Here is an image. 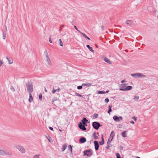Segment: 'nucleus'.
<instances>
[{
  "label": "nucleus",
  "mask_w": 158,
  "mask_h": 158,
  "mask_svg": "<svg viewBox=\"0 0 158 158\" xmlns=\"http://www.w3.org/2000/svg\"><path fill=\"white\" fill-rule=\"evenodd\" d=\"M12 152L7 150H4L2 148H0V155L1 156H12Z\"/></svg>",
  "instance_id": "nucleus-1"
},
{
  "label": "nucleus",
  "mask_w": 158,
  "mask_h": 158,
  "mask_svg": "<svg viewBox=\"0 0 158 158\" xmlns=\"http://www.w3.org/2000/svg\"><path fill=\"white\" fill-rule=\"evenodd\" d=\"M27 92L29 93H31L33 91V85L31 82H28L26 84Z\"/></svg>",
  "instance_id": "nucleus-2"
},
{
  "label": "nucleus",
  "mask_w": 158,
  "mask_h": 158,
  "mask_svg": "<svg viewBox=\"0 0 158 158\" xmlns=\"http://www.w3.org/2000/svg\"><path fill=\"white\" fill-rule=\"evenodd\" d=\"M83 152L84 153V156H87L89 157L91 156H92L93 154L92 150L91 149L85 150Z\"/></svg>",
  "instance_id": "nucleus-3"
},
{
  "label": "nucleus",
  "mask_w": 158,
  "mask_h": 158,
  "mask_svg": "<svg viewBox=\"0 0 158 158\" xmlns=\"http://www.w3.org/2000/svg\"><path fill=\"white\" fill-rule=\"evenodd\" d=\"M102 126L99 122H94L92 123V126L95 129L97 130L100 127Z\"/></svg>",
  "instance_id": "nucleus-4"
},
{
  "label": "nucleus",
  "mask_w": 158,
  "mask_h": 158,
  "mask_svg": "<svg viewBox=\"0 0 158 158\" xmlns=\"http://www.w3.org/2000/svg\"><path fill=\"white\" fill-rule=\"evenodd\" d=\"M79 127L83 131L86 130V128L84 126V125H83L80 122L78 124Z\"/></svg>",
  "instance_id": "nucleus-5"
},
{
  "label": "nucleus",
  "mask_w": 158,
  "mask_h": 158,
  "mask_svg": "<svg viewBox=\"0 0 158 158\" xmlns=\"http://www.w3.org/2000/svg\"><path fill=\"white\" fill-rule=\"evenodd\" d=\"M94 145L95 149L96 151H97L98 150L99 147V145L97 141H94Z\"/></svg>",
  "instance_id": "nucleus-6"
},
{
  "label": "nucleus",
  "mask_w": 158,
  "mask_h": 158,
  "mask_svg": "<svg viewBox=\"0 0 158 158\" xmlns=\"http://www.w3.org/2000/svg\"><path fill=\"white\" fill-rule=\"evenodd\" d=\"M17 148L22 153H24L25 152V150L22 147L18 146Z\"/></svg>",
  "instance_id": "nucleus-7"
},
{
  "label": "nucleus",
  "mask_w": 158,
  "mask_h": 158,
  "mask_svg": "<svg viewBox=\"0 0 158 158\" xmlns=\"http://www.w3.org/2000/svg\"><path fill=\"white\" fill-rule=\"evenodd\" d=\"M86 141V139L84 137H81L79 139V142L81 143H83Z\"/></svg>",
  "instance_id": "nucleus-8"
},
{
  "label": "nucleus",
  "mask_w": 158,
  "mask_h": 158,
  "mask_svg": "<svg viewBox=\"0 0 158 158\" xmlns=\"http://www.w3.org/2000/svg\"><path fill=\"white\" fill-rule=\"evenodd\" d=\"M140 73H137L131 74V76L135 78L140 77Z\"/></svg>",
  "instance_id": "nucleus-9"
},
{
  "label": "nucleus",
  "mask_w": 158,
  "mask_h": 158,
  "mask_svg": "<svg viewBox=\"0 0 158 158\" xmlns=\"http://www.w3.org/2000/svg\"><path fill=\"white\" fill-rule=\"evenodd\" d=\"M6 58L8 60L9 64H12L13 63V61L12 58L9 56H7Z\"/></svg>",
  "instance_id": "nucleus-10"
},
{
  "label": "nucleus",
  "mask_w": 158,
  "mask_h": 158,
  "mask_svg": "<svg viewBox=\"0 0 158 158\" xmlns=\"http://www.w3.org/2000/svg\"><path fill=\"white\" fill-rule=\"evenodd\" d=\"M61 90L60 89V88H58V89H55L54 88H53L52 91V94H54L56 92H59Z\"/></svg>",
  "instance_id": "nucleus-11"
},
{
  "label": "nucleus",
  "mask_w": 158,
  "mask_h": 158,
  "mask_svg": "<svg viewBox=\"0 0 158 158\" xmlns=\"http://www.w3.org/2000/svg\"><path fill=\"white\" fill-rule=\"evenodd\" d=\"M113 119L116 122H119L118 117L117 115H114L113 117Z\"/></svg>",
  "instance_id": "nucleus-12"
},
{
  "label": "nucleus",
  "mask_w": 158,
  "mask_h": 158,
  "mask_svg": "<svg viewBox=\"0 0 158 158\" xmlns=\"http://www.w3.org/2000/svg\"><path fill=\"white\" fill-rule=\"evenodd\" d=\"M80 33L85 38L89 40H90V39L87 37V36L84 33L82 32L81 31H80Z\"/></svg>",
  "instance_id": "nucleus-13"
},
{
  "label": "nucleus",
  "mask_w": 158,
  "mask_h": 158,
  "mask_svg": "<svg viewBox=\"0 0 158 158\" xmlns=\"http://www.w3.org/2000/svg\"><path fill=\"white\" fill-rule=\"evenodd\" d=\"M88 120L85 118H84L81 120L82 124L87 123L88 122Z\"/></svg>",
  "instance_id": "nucleus-14"
},
{
  "label": "nucleus",
  "mask_w": 158,
  "mask_h": 158,
  "mask_svg": "<svg viewBox=\"0 0 158 158\" xmlns=\"http://www.w3.org/2000/svg\"><path fill=\"white\" fill-rule=\"evenodd\" d=\"M104 60L106 62V63H108L109 64H111V62L106 57H105L104 59Z\"/></svg>",
  "instance_id": "nucleus-15"
},
{
  "label": "nucleus",
  "mask_w": 158,
  "mask_h": 158,
  "mask_svg": "<svg viewBox=\"0 0 158 158\" xmlns=\"http://www.w3.org/2000/svg\"><path fill=\"white\" fill-rule=\"evenodd\" d=\"M67 146V145L66 143L63 145L61 148L62 152H64L65 150V149L66 148Z\"/></svg>",
  "instance_id": "nucleus-16"
},
{
  "label": "nucleus",
  "mask_w": 158,
  "mask_h": 158,
  "mask_svg": "<svg viewBox=\"0 0 158 158\" xmlns=\"http://www.w3.org/2000/svg\"><path fill=\"white\" fill-rule=\"evenodd\" d=\"M46 62L47 64L49 65H51V60L49 57H47Z\"/></svg>",
  "instance_id": "nucleus-17"
},
{
  "label": "nucleus",
  "mask_w": 158,
  "mask_h": 158,
  "mask_svg": "<svg viewBox=\"0 0 158 158\" xmlns=\"http://www.w3.org/2000/svg\"><path fill=\"white\" fill-rule=\"evenodd\" d=\"M99 143L100 145H103L104 143V140L102 135V140L99 142Z\"/></svg>",
  "instance_id": "nucleus-18"
},
{
  "label": "nucleus",
  "mask_w": 158,
  "mask_h": 158,
  "mask_svg": "<svg viewBox=\"0 0 158 158\" xmlns=\"http://www.w3.org/2000/svg\"><path fill=\"white\" fill-rule=\"evenodd\" d=\"M86 47L89 49L90 51L92 52H94V50L89 45H87Z\"/></svg>",
  "instance_id": "nucleus-19"
},
{
  "label": "nucleus",
  "mask_w": 158,
  "mask_h": 158,
  "mask_svg": "<svg viewBox=\"0 0 158 158\" xmlns=\"http://www.w3.org/2000/svg\"><path fill=\"white\" fill-rule=\"evenodd\" d=\"M29 98L28 101L30 102H31L33 101V97L31 93H29Z\"/></svg>",
  "instance_id": "nucleus-20"
},
{
  "label": "nucleus",
  "mask_w": 158,
  "mask_h": 158,
  "mask_svg": "<svg viewBox=\"0 0 158 158\" xmlns=\"http://www.w3.org/2000/svg\"><path fill=\"white\" fill-rule=\"evenodd\" d=\"M82 85L83 86H92V84L89 83H83L82 84Z\"/></svg>",
  "instance_id": "nucleus-21"
},
{
  "label": "nucleus",
  "mask_w": 158,
  "mask_h": 158,
  "mask_svg": "<svg viewBox=\"0 0 158 158\" xmlns=\"http://www.w3.org/2000/svg\"><path fill=\"white\" fill-rule=\"evenodd\" d=\"M68 149L70 151L71 154H73V148H72V146L71 145H69L68 146Z\"/></svg>",
  "instance_id": "nucleus-22"
},
{
  "label": "nucleus",
  "mask_w": 158,
  "mask_h": 158,
  "mask_svg": "<svg viewBox=\"0 0 158 158\" xmlns=\"http://www.w3.org/2000/svg\"><path fill=\"white\" fill-rule=\"evenodd\" d=\"M127 132V131H125L121 133L123 137H127L126 135V132Z\"/></svg>",
  "instance_id": "nucleus-23"
},
{
  "label": "nucleus",
  "mask_w": 158,
  "mask_h": 158,
  "mask_svg": "<svg viewBox=\"0 0 158 158\" xmlns=\"http://www.w3.org/2000/svg\"><path fill=\"white\" fill-rule=\"evenodd\" d=\"M93 136L94 139H98V136L96 135V132H94L93 133Z\"/></svg>",
  "instance_id": "nucleus-24"
},
{
  "label": "nucleus",
  "mask_w": 158,
  "mask_h": 158,
  "mask_svg": "<svg viewBox=\"0 0 158 158\" xmlns=\"http://www.w3.org/2000/svg\"><path fill=\"white\" fill-rule=\"evenodd\" d=\"M126 23L128 25H131L132 23V22L131 20H127L126 22Z\"/></svg>",
  "instance_id": "nucleus-25"
},
{
  "label": "nucleus",
  "mask_w": 158,
  "mask_h": 158,
  "mask_svg": "<svg viewBox=\"0 0 158 158\" xmlns=\"http://www.w3.org/2000/svg\"><path fill=\"white\" fill-rule=\"evenodd\" d=\"M132 88V87L131 86L129 85L126 87V89L127 90H129Z\"/></svg>",
  "instance_id": "nucleus-26"
},
{
  "label": "nucleus",
  "mask_w": 158,
  "mask_h": 158,
  "mask_svg": "<svg viewBox=\"0 0 158 158\" xmlns=\"http://www.w3.org/2000/svg\"><path fill=\"white\" fill-rule=\"evenodd\" d=\"M128 85L127 83L122 84L121 85V87L122 88H126V86Z\"/></svg>",
  "instance_id": "nucleus-27"
},
{
  "label": "nucleus",
  "mask_w": 158,
  "mask_h": 158,
  "mask_svg": "<svg viewBox=\"0 0 158 158\" xmlns=\"http://www.w3.org/2000/svg\"><path fill=\"white\" fill-rule=\"evenodd\" d=\"M6 31H4L3 32V33L2 34V35H3L2 38L4 40H5L6 38Z\"/></svg>",
  "instance_id": "nucleus-28"
},
{
  "label": "nucleus",
  "mask_w": 158,
  "mask_h": 158,
  "mask_svg": "<svg viewBox=\"0 0 158 158\" xmlns=\"http://www.w3.org/2000/svg\"><path fill=\"white\" fill-rule=\"evenodd\" d=\"M139 97L138 96H135L134 98V101H138L139 99Z\"/></svg>",
  "instance_id": "nucleus-29"
},
{
  "label": "nucleus",
  "mask_w": 158,
  "mask_h": 158,
  "mask_svg": "<svg viewBox=\"0 0 158 158\" xmlns=\"http://www.w3.org/2000/svg\"><path fill=\"white\" fill-rule=\"evenodd\" d=\"M98 114L95 113L92 115L93 118L94 119L96 118L98 116Z\"/></svg>",
  "instance_id": "nucleus-30"
},
{
  "label": "nucleus",
  "mask_w": 158,
  "mask_h": 158,
  "mask_svg": "<svg viewBox=\"0 0 158 158\" xmlns=\"http://www.w3.org/2000/svg\"><path fill=\"white\" fill-rule=\"evenodd\" d=\"M97 93L98 94H104L106 93L105 92L103 91H98Z\"/></svg>",
  "instance_id": "nucleus-31"
},
{
  "label": "nucleus",
  "mask_w": 158,
  "mask_h": 158,
  "mask_svg": "<svg viewBox=\"0 0 158 158\" xmlns=\"http://www.w3.org/2000/svg\"><path fill=\"white\" fill-rule=\"evenodd\" d=\"M114 131H112L110 134V138H111L112 139H113V137L114 136V135L113 134Z\"/></svg>",
  "instance_id": "nucleus-32"
},
{
  "label": "nucleus",
  "mask_w": 158,
  "mask_h": 158,
  "mask_svg": "<svg viewBox=\"0 0 158 158\" xmlns=\"http://www.w3.org/2000/svg\"><path fill=\"white\" fill-rule=\"evenodd\" d=\"M60 45L62 47L63 46V43L62 42L61 40L60 39L59 40Z\"/></svg>",
  "instance_id": "nucleus-33"
},
{
  "label": "nucleus",
  "mask_w": 158,
  "mask_h": 158,
  "mask_svg": "<svg viewBox=\"0 0 158 158\" xmlns=\"http://www.w3.org/2000/svg\"><path fill=\"white\" fill-rule=\"evenodd\" d=\"M57 98L56 97H54L53 98L52 100V104H53L54 102H55L56 101H57Z\"/></svg>",
  "instance_id": "nucleus-34"
},
{
  "label": "nucleus",
  "mask_w": 158,
  "mask_h": 158,
  "mask_svg": "<svg viewBox=\"0 0 158 158\" xmlns=\"http://www.w3.org/2000/svg\"><path fill=\"white\" fill-rule=\"evenodd\" d=\"M113 139L112 138L111 139L110 138L108 140L107 142V144L109 145L110 144L112 140Z\"/></svg>",
  "instance_id": "nucleus-35"
},
{
  "label": "nucleus",
  "mask_w": 158,
  "mask_h": 158,
  "mask_svg": "<svg viewBox=\"0 0 158 158\" xmlns=\"http://www.w3.org/2000/svg\"><path fill=\"white\" fill-rule=\"evenodd\" d=\"M40 156V154L35 155L32 158H39Z\"/></svg>",
  "instance_id": "nucleus-36"
},
{
  "label": "nucleus",
  "mask_w": 158,
  "mask_h": 158,
  "mask_svg": "<svg viewBox=\"0 0 158 158\" xmlns=\"http://www.w3.org/2000/svg\"><path fill=\"white\" fill-rule=\"evenodd\" d=\"M75 94V95L77 96H79L80 97H83V96L81 94L79 93H76V92Z\"/></svg>",
  "instance_id": "nucleus-37"
},
{
  "label": "nucleus",
  "mask_w": 158,
  "mask_h": 158,
  "mask_svg": "<svg viewBox=\"0 0 158 158\" xmlns=\"http://www.w3.org/2000/svg\"><path fill=\"white\" fill-rule=\"evenodd\" d=\"M143 78L146 77V76L145 75L142 74L141 73H140V77Z\"/></svg>",
  "instance_id": "nucleus-38"
},
{
  "label": "nucleus",
  "mask_w": 158,
  "mask_h": 158,
  "mask_svg": "<svg viewBox=\"0 0 158 158\" xmlns=\"http://www.w3.org/2000/svg\"><path fill=\"white\" fill-rule=\"evenodd\" d=\"M117 158H121L120 156V155L119 153H117L116 154Z\"/></svg>",
  "instance_id": "nucleus-39"
},
{
  "label": "nucleus",
  "mask_w": 158,
  "mask_h": 158,
  "mask_svg": "<svg viewBox=\"0 0 158 158\" xmlns=\"http://www.w3.org/2000/svg\"><path fill=\"white\" fill-rule=\"evenodd\" d=\"M39 99L40 100H42V96L41 94H40L39 95Z\"/></svg>",
  "instance_id": "nucleus-40"
},
{
  "label": "nucleus",
  "mask_w": 158,
  "mask_h": 158,
  "mask_svg": "<svg viewBox=\"0 0 158 158\" xmlns=\"http://www.w3.org/2000/svg\"><path fill=\"white\" fill-rule=\"evenodd\" d=\"M46 137L49 142H51V138L49 135H48V136H46Z\"/></svg>",
  "instance_id": "nucleus-41"
},
{
  "label": "nucleus",
  "mask_w": 158,
  "mask_h": 158,
  "mask_svg": "<svg viewBox=\"0 0 158 158\" xmlns=\"http://www.w3.org/2000/svg\"><path fill=\"white\" fill-rule=\"evenodd\" d=\"M83 85H79V86H78L77 87V89H81L82 88V87H83Z\"/></svg>",
  "instance_id": "nucleus-42"
},
{
  "label": "nucleus",
  "mask_w": 158,
  "mask_h": 158,
  "mask_svg": "<svg viewBox=\"0 0 158 158\" xmlns=\"http://www.w3.org/2000/svg\"><path fill=\"white\" fill-rule=\"evenodd\" d=\"M44 54L45 55L46 57H49L48 54L47 53V51H45L44 52Z\"/></svg>",
  "instance_id": "nucleus-43"
},
{
  "label": "nucleus",
  "mask_w": 158,
  "mask_h": 158,
  "mask_svg": "<svg viewBox=\"0 0 158 158\" xmlns=\"http://www.w3.org/2000/svg\"><path fill=\"white\" fill-rule=\"evenodd\" d=\"M119 90L121 91H126V88H121L119 89Z\"/></svg>",
  "instance_id": "nucleus-44"
},
{
  "label": "nucleus",
  "mask_w": 158,
  "mask_h": 158,
  "mask_svg": "<svg viewBox=\"0 0 158 158\" xmlns=\"http://www.w3.org/2000/svg\"><path fill=\"white\" fill-rule=\"evenodd\" d=\"M10 89L13 92H14L15 91V89L12 86H11L10 87Z\"/></svg>",
  "instance_id": "nucleus-45"
},
{
  "label": "nucleus",
  "mask_w": 158,
  "mask_h": 158,
  "mask_svg": "<svg viewBox=\"0 0 158 158\" xmlns=\"http://www.w3.org/2000/svg\"><path fill=\"white\" fill-rule=\"evenodd\" d=\"M109 99L107 98H106L105 99V102H106V103H108V102H109Z\"/></svg>",
  "instance_id": "nucleus-46"
},
{
  "label": "nucleus",
  "mask_w": 158,
  "mask_h": 158,
  "mask_svg": "<svg viewBox=\"0 0 158 158\" xmlns=\"http://www.w3.org/2000/svg\"><path fill=\"white\" fill-rule=\"evenodd\" d=\"M112 111V109H109L108 111H107V113L109 114H110V113Z\"/></svg>",
  "instance_id": "nucleus-47"
},
{
  "label": "nucleus",
  "mask_w": 158,
  "mask_h": 158,
  "mask_svg": "<svg viewBox=\"0 0 158 158\" xmlns=\"http://www.w3.org/2000/svg\"><path fill=\"white\" fill-rule=\"evenodd\" d=\"M132 118L134 120L135 122H136L137 121V118L135 116L133 117Z\"/></svg>",
  "instance_id": "nucleus-48"
},
{
  "label": "nucleus",
  "mask_w": 158,
  "mask_h": 158,
  "mask_svg": "<svg viewBox=\"0 0 158 158\" xmlns=\"http://www.w3.org/2000/svg\"><path fill=\"white\" fill-rule=\"evenodd\" d=\"M3 64L2 60L0 59V67Z\"/></svg>",
  "instance_id": "nucleus-49"
},
{
  "label": "nucleus",
  "mask_w": 158,
  "mask_h": 158,
  "mask_svg": "<svg viewBox=\"0 0 158 158\" xmlns=\"http://www.w3.org/2000/svg\"><path fill=\"white\" fill-rule=\"evenodd\" d=\"M74 27L77 31H78L80 33V31L78 30V29L77 28V27L76 26H74Z\"/></svg>",
  "instance_id": "nucleus-50"
},
{
  "label": "nucleus",
  "mask_w": 158,
  "mask_h": 158,
  "mask_svg": "<svg viewBox=\"0 0 158 158\" xmlns=\"http://www.w3.org/2000/svg\"><path fill=\"white\" fill-rule=\"evenodd\" d=\"M48 128H49L50 130H51V131H54V130H53V128L52 127H48Z\"/></svg>",
  "instance_id": "nucleus-51"
},
{
  "label": "nucleus",
  "mask_w": 158,
  "mask_h": 158,
  "mask_svg": "<svg viewBox=\"0 0 158 158\" xmlns=\"http://www.w3.org/2000/svg\"><path fill=\"white\" fill-rule=\"evenodd\" d=\"M118 118L119 119V121H120V120H121L123 119V117L121 116L118 117Z\"/></svg>",
  "instance_id": "nucleus-52"
},
{
  "label": "nucleus",
  "mask_w": 158,
  "mask_h": 158,
  "mask_svg": "<svg viewBox=\"0 0 158 158\" xmlns=\"http://www.w3.org/2000/svg\"><path fill=\"white\" fill-rule=\"evenodd\" d=\"M110 147L109 146V145L107 144V146L106 147V149L108 150L109 149Z\"/></svg>",
  "instance_id": "nucleus-53"
},
{
  "label": "nucleus",
  "mask_w": 158,
  "mask_h": 158,
  "mask_svg": "<svg viewBox=\"0 0 158 158\" xmlns=\"http://www.w3.org/2000/svg\"><path fill=\"white\" fill-rule=\"evenodd\" d=\"M122 125L121 124H119L118 126V127L119 128H122Z\"/></svg>",
  "instance_id": "nucleus-54"
},
{
  "label": "nucleus",
  "mask_w": 158,
  "mask_h": 158,
  "mask_svg": "<svg viewBox=\"0 0 158 158\" xmlns=\"http://www.w3.org/2000/svg\"><path fill=\"white\" fill-rule=\"evenodd\" d=\"M4 27H5V31H6H6H7V27H6V26L5 25Z\"/></svg>",
  "instance_id": "nucleus-55"
},
{
  "label": "nucleus",
  "mask_w": 158,
  "mask_h": 158,
  "mask_svg": "<svg viewBox=\"0 0 158 158\" xmlns=\"http://www.w3.org/2000/svg\"><path fill=\"white\" fill-rule=\"evenodd\" d=\"M49 41L50 43H52V41L50 36L49 38Z\"/></svg>",
  "instance_id": "nucleus-56"
},
{
  "label": "nucleus",
  "mask_w": 158,
  "mask_h": 158,
  "mask_svg": "<svg viewBox=\"0 0 158 158\" xmlns=\"http://www.w3.org/2000/svg\"><path fill=\"white\" fill-rule=\"evenodd\" d=\"M130 123L132 124H134L135 123L134 122V121H133V120H132V121H131L130 122Z\"/></svg>",
  "instance_id": "nucleus-57"
},
{
  "label": "nucleus",
  "mask_w": 158,
  "mask_h": 158,
  "mask_svg": "<svg viewBox=\"0 0 158 158\" xmlns=\"http://www.w3.org/2000/svg\"><path fill=\"white\" fill-rule=\"evenodd\" d=\"M126 82V81L125 80H122L121 81V82L122 83H124V82Z\"/></svg>",
  "instance_id": "nucleus-58"
},
{
  "label": "nucleus",
  "mask_w": 158,
  "mask_h": 158,
  "mask_svg": "<svg viewBox=\"0 0 158 158\" xmlns=\"http://www.w3.org/2000/svg\"><path fill=\"white\" fill-rule=\"evenodd\" d=\"M112 106V105H109L108 106L109 109H111Z\"/></svg>",
  "instance_id": "nucleus-59"
},
{
  "label": "nucleus",
  "mask_w": 158,
  "mask_h": 158,
  "mask_svg": "<svg viewBox=\"0 0 158 158\" xmlns=\"http://www.w3.org/2000/svg\"><path fill=\"white\" fill-rule=\"evenodd\" d=\"M83 125H84V126H87V123H84L83 124Z\"/></svg>",
  "instance_id": "nucleus-60"
},
{
  "label": "nucleus",
  "mask_w": 158,
  "mask_h": 158,
  "mask_svg": "<svg viewBox=\"0 0 158 158\" xmlns=\"http://www.w3.org/2000/svg\"><path fill=\"white\" fill-rule=\"evenodd\" d=\"M102 30H104V27L103 26H102Z\"/></svg>",
  "instance_id": "nucleus-61"
},
{
  "label": "nucleus",
  "mask_w": 158,
  "mask_h": 158,
  "mask_svg": "<svg viewBox=\"0 0 158 158\" xmlns=\"http://www.w3.org/2000/svg\"><path fill=\"white\" fill-rule=\"evenodd\" d=\"M95 47H96V48H98V45L97 44H95Z\"/></svg>",
  "instance_id": "nucleus-62"
},
{
  "label": "nucleus",
  "mask_w": 158,
  "mask_h": 158,
  "mask_svg": "<svg viewBox=\"0 0 158 158\" xmlns=\"http://www.w3.org/2000/svg\"><path fill=\"white\" fill-rule=\"evenodd\" d=\"M116 98V97L115 96H114V97H111V98H113V99H114L115 98Z\"/></svg>",
  "instance_id": "nucleus-63"
},
{
  "label": "nucleus",
  "mask_w": 158,
  "mask_h": 158,
  "mask_svg": "<svg viewBox=\"0 0 158 158\" xmlns=\"http://www.w3.org/2000/svg\"><path fill=\"white\" fill-rule=\"evenodd\" d=\"M45 91L46 92H48L47 90L45 88Z\"/></svg>",
  "instance_id": "nucleus-64"
}]
</instances>
